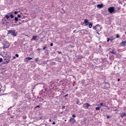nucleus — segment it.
<instances>
[{
  "mask_svg": "<svg viewBox=\"0 0 126 126\" xmlns=\"http://www.w3.org/2000/svg\"><path fill=\"white\" fill-rule=\"evenodd\" d=\"M93 28L94 30H97V32H99V31H101V30H102V26L97 24L96 25V26H94ZM98 28H99V29H98Z\"/></svg>",
  "mask_w": 126,
  "mask_h": 126,
  "instance_id": "f257e3e1",
  "label": "nucleus"
},
{
  "mask_svg": "<svg viewBox=\"0 0 126 126\" xmlns=\"http://www.w3.org/2000/svg\"><path fill=\"white\" fill-rule=\"evenodd\" d=\"M108 10L110 13H116V10H115V7H110Z\"/></svg>",
  "mask_w": 126,
  "mask_h": 126,
  "instance_id": "f03ea898",
  "label": "nucleus"
},
{
  "mask_svg": "<svg viewBox=\"0 0 126 126\" xmlns=\"http://www.w3.org/2000/svg\"><path fill=\"white\" fill-rule=\"evenodd\" d=\"M7 34H11L12 36H16V33H15V30H10L8 31Z\"/></svg>",
  "mask_w": 126,
  "mask_h": 126,
  "instance_id": "7ed1b4c3",
  "label": "nucleus"
},
{
  "mask_svg": "<svg viewBox=\"0 0 126 126\" xmlns=\"http://www.w3.org/2000/svg\"><path fill=\"white\" fill-rule=\"evenodd\" d=\"M5 17L6 18V19L8 20V19H9L10 17L11 18H14V16H13V13H12V12L10 13V15H6L5 16Z\"/></svg>",
  "mask_w": 126,
  "mask_h": 126,
  "instance_id": "20e7f679",
  "label": "nucleus"
},
{
  "mask_svg": "<svg viewBox=\"0 0 126 126\" xmlns=\"http://www.w3.org/2000/svg\"><path fill=\"white\" fill-rule=\"evenodd\" d=\"M9 47V43L7 41H4L3 43V49H6Z\"/></svg>",
  "mask_w": 126,
  "mask_h": 126,
  "instance_id": "39448f33",
  "label": "nucleus"
},
{
  "mask_svg": "<svg viewBox=\"0 0 126 126\" xmlns=\"http://www.w3.org/2000/svg\"><path fill=\"white\" fill-rule=\"evenodd\" d=\"M91 105L89 104L88 103H86L83 105V107L84 109H89Z\"/></svg>",
  "mask_w": 126,
  "mask_h": 126,
  "instance_id": "423d86ee",
  "label": "nucleus"
},
{
  "mask_svg": "<svg viewBox=\"0 0 126 126\" xmlns=\"http://www.w3.org/2000/svg\"><path fill=\"white\" fill-rule=\"evenodd\" d=\"M32 39L33 41H38V40H39V37L38 36L33 35Z\"/></svg>",
  "mask_w": 126,
  "mask_h": 126,
  "instance_id": "0eeeda50",
  "label": "nucleus"
},
{
  "mask_svg": "<svg viewBox=\"0 0 126 126\" xmlns=\"http://www.w3.org/2000/svg\"><path fill=\"white\" fill-rule=\"evenodd\" d=\"M69 122H70L71 124H74L76 123V121L74 118H71L69 119Z\"/></svg>",
  "mask_w": 126,
  "mask_h": 126,
  "instance_id": "6e6552de",
  "label": "nucleus"
},
{
  "mask_svg": "<svg viewBox=\"0 0 126 126\" xmlns=\"http://www.w3.org/2000/svg\"><path fill=\"white\" fill-rule=\"evenodd\" d=\"M120 45L122 47H125V46H126V41H124L121 42Z\"/></svg>",
  "mask_w": 126,
  "mask_h": 126,
  "instance_id": "1a4fd4ad",
  "label": "nucleus"
},
{
  "mask_svg": "<svg viewBox=\"0 0 126 126\" xmlns=\"http://www.w3.org/2000/svg\"><path fill=\"white\" fill-rule=\"evenodd\" d=\"M84 23H85V26H87L88 24H89V21L87 19H85L84 20Z\"/></svg>",
  "mask_w": 126,
  "mask_h": 126,
  "instance_id": "9d476101",
  "label": "nucleus"
},
{
  "mask_svg": "<svg viewBox=\"0 0 126 126\" xmlns=\"http://www.w3.org/2000/svg\"><path fill=\"white\" fill-rule=\"evenodd\" d=\"M97 8H102L103 7V4H99L97 5Z\"/></svg>",
  "mask_w": 126,
  "mask_h": 126,
  "instance_id": "9b49d317",
  "label": "nucleus"
},
{
  "mask_svg": "<svg viewBox=\"0 0 126 126\" xmlns=\"http://www.w3.org/2000/svg\"><path fill=\"white\" fill-rule=\"evenodd\" d=\"M98 106H103V107H106V104L104 102L100 103Z\"/></svg>",
  "mask_w": 126,
  "mask_h": 126,
  "instance_id": "f8f14e48",
  "label": "nucleus"
},
{
  "mask_svg": "<svg viewBox=\"0 0 126 126\" xmlns=\"http://www.w3.org/2000/svg\"><path fill=\"white\" fill-rule=\"evenodd\" d=\"M110 53H111V54H113L114 55H117V52H115V51L114 50L110 51Z\"/></svg>",
  "mask_w": 126,
  "mask_h": 126,
  "instance_id": "ddd939ff",
  "label": "nucleus"
},
{
  "mask_svg": "<svg viewBox=\"0 0 126 126\" xmlns=\"http://www.w3.org/2000/svg\"><path fill=\"white\" fill-rule=\"evenodd\" d=\"M125 116H126V113H123L121 114V118H124Z\"/></svg>",
  "mask_w": 126,
  "mask_h": 126,
  "instance_id": "4468645a",
  "label": "nucleus"
},
{
  "mask_svg": "<svg viewBox=\"0 0 126 126\" xmlns=\"http://www.w3.org/2000/svg\"><path fill=\"white\" fill-rule=\"evenodd\" d=\"M15 21H16V22H17V21H18V17H15L14 18Z\"/></svg>",
  "mask_w": 126,
  "mask_h": 126,
  "instance_id": "2eb2a0df",
  "label": "nucleus"
},
{
  "mask_svg": "<svg viewBox=\"0 0 126 126\" xmlns=\"http://www.w3.org/2000/svg\"><path fill=\"white\" fill-rule=\"evenodd\" d=\"M92 25H93V24L92 23H90V24L89 25V28H92Z\"/></svg>",
  "mask_w": 126,
  "mask_h": 126,
  "instance_id": "dca6fc26",
  "label": "nucleus"
},
{
  "mask_svg": "<svg viewBox=\"0 0 126 126\" xmlns=\"http://www.w3.org/2000/svg\"><path fill=\"white\" fill-rule=\"evenodd\" d=\"M19 11H14V13H13L12 12V13L13 14V13H14V14H17L18 13H19Z\"/></svg>",
  "mask_w": 126,
  "mask_h": 126,
  "instance_id": "f3484780",
  "label": "nucleus"
},
{
  "mask_svg": "<svg viewBox=\"0 0 126 126\" xmlns=\"http://www.w3.org/2000/svg\"><path fill=\"white\" fill-rule=\"evenodd\" d=\"M27 60H28V61H31V60H32V58L31 57H27L26 58Z\"/></svg>",
  "mask_w": 126,
  "mask_h": 126,
  "instance_id": "a211bd4d",
  "label": "nucleus"
},
{
  "mask_svg": "<svg viewBox=\"0 0 126 126\" xmlns=\"http://www.w3.org/2000/svg\"><path fill=\"white\" fill-rule=\"evenodd\" d=\"M95 111H100V107H96Z\"/></svg>",
  "mask_w": 126,
  "mask_h": 126,
  "instance_id": "6ab92c4d",
  "label": "nucleus"
},
{
  "mask_svg": "<svg viewBox=\"0 0 126 126\" xmlns=\"http://www.w3.org/2000/svg\"><path fill=\"white\" fill-rule=\"evenodd\" d=\"M105 86H107V87H110V85L109 83H106L105 84Z\"/></svg>",
  "mask_w": 126,
  "mask_h": 126,
  "instance_id": "aec40b11",
  "label": "nucleus"
},
{
  "mask_svg": "<svg viewBox=\"0 0 126 126\" xmlns=\"http://www.w3.org/2000/svg\"><path fill=\"white\" fill-rule=\"evenodd\" d=\"M35 62H38V61H39V58H35Z\"/></svg>",
  "mask_w": 126,
  "mask_h": 126,
  "instance_id": "412c9836",
  "label": "nucleus"
},
{
  "mask_svg": "<svg viewBox=\"0 0 126 126\" xmlns=\"http://www.w3.org/2000/svg\"><path fill=\"white\" fill-rule=\"evenodd\" d=\"M21 18V15L18 14V18Z\"/></svg>",
  "mask_w": 126,
  "mask_h": 126,
  "instance_id": "4be33fe9",
  "label": "nucleus"
},
{
  "mask_svg": "<svg viewBox=\"0 0 126 126\" xmlns=\"http://www.w3.org/2000/svg\"><path fill=\"white\" fill-rule=\"evenodd\" d=\"M116 38H120V35L119 34H116Z\"/></svg>",
  "mask_w": 126,
  "mask_h": 126,
  "instance_id": "5701e85b",
  "label": "nucleus"
},
{
  "mask_svg": "<svg viewBox=\"0 0 126 126\" xmlns=\"http://www.w3.org/2000/svg\"><path fill=\"white\" fill-rule=\"evenodd\" d=\"M47 49V46L43 47V50H46Z\"/></svg>",
  "mask_w": 126,
  "mask_h": 126,
  "instance_id": "b1692460",
  "label": "nucleus"
},
{
  "mask_svg": "<svg viewBox=\"0 0 126 126\" xmlns=\"http://www.w3.org/2000/svg\"><path fill=\"white\" fill-rule=\"evenodd\" d=\"M72 117H73V118H76V116H75V115H74V114H73V115H72Z\"/></svg>",
  "mask_w": 126,
  "mask_h": 126,
  "instance_id": "393cba45",
  "label": "nucleus"
},
{
  "mask_svg": "<svg viewBox=\"0 0 126 126\" xmlns=\"http://www.w3.org/2000/svg\"><path fill=\"white\" fill-rule=\"evenodd\" d=\"M15 57H16L17 58H18V57H19V55L18 54H16Z\"/></svg>",
  "mask_w": 126,
  "mask_h": 126,
  "instance_id": "a878e982",
  "label": "nucleus"
},
{
  "mask_svg": "<svg viewBox=\"0 0 126 126\" xmlns=\"http://www.w3.org/2000/svg\"><path fill=\"white\" fill-rule=\"evenodd\" d=\"M107 42H109V41H110V39L109 38H107Z\"/></svg>",
  "mask_w": 126,
  "mask_h": 126,
  "instance_id": "bb28decb",
  "label": "nucleus"
},
{
  "mask_svg": "<svg viewBox=\"0 0 126 126\" xmlns=\"http://www.w3.org/2000/svg\"><path fill=\"white\" fill-rule=\"evenodd\" d=\"M2 62V58H0V63H1Z\"/></svg>",
  "mask_w": 126,
  "mask_h": 126,
  "instance_id": "cd10ccee",
  "label": "nucleus"
},
{
  "mask_svg": "<svg viewBox=\"0 0 126 126\" xmlns=\"http://www.w3.org/2000/svg\"><path fill=\"white\" fill-rule=\"evenodd\" d=\"M2 88V86H0V91H1V90H0V89H1Z\"/></svg>",
  "mask_w": 126,
  "mask_h": 126,
  "instance_id": "c85d7f7f",
  "label": "nucleus"
},
{
  "mask_svg": "<svg viewBox=\"0 0 126 126\" xmlns=\"http://www.w3.org/2000/svg\"><path fill=\"white\" fill-rule=\"evenodd\" d=\"M67 96H68V94H65L64 97H67Z\"/></svg>",
  "mask_w": 126,
  "mask_h": 126,
  "instance_id": "c756f323",
  "label": "nucleus"
},
{
  "mask_svg": "<svg viewBox=\"0 0 126 126\" xmlns=\"http://www.w3.org/2000/svg\"><path fill=\"white\" fill-rule=\"evenodd\" d=\"M35 108H40V105H38V106H36Z\"/></svg>",
  "mask_w": 126,
  "mask_h": 126,
  "instance_id": "7c9ffc66",
  "label": "nucleus"
},
{
  "mask_svg": "<svg viewBox=\"0 0 126 126\" xmlns=\"http://www.w3.org/2000/svg\"><path fill=\"white\" fill-rule=\"evenodd\" d=\"M110 43H112V42H113V39H110Z\"/></svg>",
  "mask_w": 126,
  "mask_h": 126,
  "instance_id": "2f4dec72",
  "label": "nucleus"
},
{
  "mask_svg": "<svg viewBox=\"0 0 126 126\" xmlns=\"http://www.w3.org/2000/svg\"><path fill=\"white\" fill-rule=\"evenodd\" d=\"M53 45H54V44H53V43H51V44H50V46H51V47H53Z\"/></svg>",
  "mask_w": 126,
  "mask_h": 126,
  "instance_id": "473e14b6",
  "label": "nucleus"
},
{
  "mask_svg": "<svg viewBox=\"0 0 126 126\" xmlns=\"http://www.w3.org/2000/svg\"><path fill=\"white\" fill-rule=\"evenodd\" d=\"M6 63H9V60H8V61H6Z\"/></svg>",
  "mask_w": 126,
  "mask_h": 126,
  "instance_id": "72a5a7b5",
  "label": "nucleus"
},
{
  "mask_svg": "<svg viewBox=\"0 0 126 126\" xmlns=\"http://www.w3.org/2000/svg\"><path fill=\"white\" fill-rule=\"evenodd\" d=\"M52 125H56V123L55 122H53V123H52Z\"/></svg>",
  "mask_w": 126,
  "mask_h": 126,
  "instance_id": "f704fd0d",
  "label": "nucleus"
},
{
  "mask_svg": "<svg viewBox=\"0 0 126 126\" xmlns=\"http://www.w3.org/2000/svg\"><path fill=\"white\" fill-rule=\"evenodd\" d=\"M58 53L59 54H62V52L58 51Z\"/></svg>",
  "mask_w": 126,
  "mask_h": 126,
  "instance_id": "c9c22d12",
  "label": "nucleus"
},
{
  "mask_svg": "<svg viewBox=\"0 0 126 126\" xmlns=\"http://www.w3.org/2000/svg\"><path fill=\"white\" fill-rule=\"evenodd\" d=\"M65 108V106H63L62 109H64Z\"/></svg>",
  "mask_w": 126,
  "mask_h": 126,
  "instance_id": "e433bc0d",
  "label": "nucleus"
},
{
  "mask_svg": "<svg viewBox=\"0 0 126 126\" xmlns=\"http://www.w3.org/2000/svg\"><path fill=\"white\" fill-rule=\"evenodd\" d=\"M13 59H16V57L15 56H14V57H13Z\"/></svg>",
  "mask_w": 126,
  "mask_h": 126,
  "instance_id": "4c0bfd02",
  "label": "nucleus"
},
{
  "mask_svg": "<svg viewBox=\"0 0 126 126\" xmlns=\"http://www.w3.org/2000/svg\"><path fill=\"white\" fill-rule=\"evenodd\" d=\"M98 29H100V28H98L97 29H96V31L98 32Z\"/></svg>",
  "mask_w": 126,
  "mask_h": 126,
  "instance_id": "58836bf2",
  "label": "nucleus"
},
{
  "mask_svg": "<svg viewBox=\"0 0 126 126\" xmlns=\"http://www.w3.org/2000/svg\"><path fill=\"white\" fill-rule=\"evenodd\" d=\"M118 81H120V80H121V79H118Z\"/></svg>",
  "mask_w": 126,
  "mask_h": 126,
  "instance_id": "ea45409f",
  "label": "nucleus"
},
{
  "mask_svg": "<svg viewBox=\"0 0 126 126\" xmlns=\"http://www.w3.org/2000/svg\"><path fill=\"white\" fill-rule=\"evenodd\" d=\"M51 122H52V120L50 119L49 120V122L51 123Z\"/></svg>",
  "mask_w": 126,
  "mask_h": 126,
  "instance_id": "a19ab883",
  "label": "nucleus"
},
{
  "mask_svg": "<svg viewBox=\"0 0 126 126\" xmlns=\"http://www.w3.org/2000/svg\"><path fill=\"white\" fill-rule=\"evenodd\" d=\"M98 35H100V33H99V32H96Z\"/></svg>",
  "mask_w": 126,
  "mask_h": 126,
  "instance_id": "79ce46f5",
  "label": "nucleus"
},
{
  "mask_svg": "<svg viewBox=\"0 0 126 126\" xmlns=\"http://www.w3.org/2000/svg\"><path fill=\"white\" fill-rule=\"evenodd\" d=\"M43 101V99H40V102H42Z\"/></svg>",
  "mask_w": 126,
  "mask_h": 126,
  "instance_id": "37998d69",
  "label": "nucleus"
},
{
  "mask_svg": "<svg viewBox=\"0 0 126 126\" xmlns=\"http://www.w3.org/2000/svg\"><path fill=\"white\" fill-rule=\"evenodd\" d=\"M107 119H109L110 118V117L107 116Z\"/></svg>",
  "mask_w": 126,
  "mask_h": 126,
  "instance_id": "c03bdc74",
  "label": "nucleus"
},
{
  "mask_svg": "<svg viewBox=\"0 0 126 126\" xmlns=\"http://www.w3.org/2000/svg\"><path fill=\"white\" fill-rule=\"evenodd\" d=\"M9 23L8 22H6V24H8Z\"/></svg>",
  "mask_w": 126,
  "mask_h": 126,
  "instance_id": "a18cd8bd",
  "label": "nucleus"
},
{
  "mask_svg": "<svg viewBox=\"0 0 126 126\" xmlns=\"http://www.w3.org/2000/svg\"><path fill=\"white\" fill-rule=\"evenodd\" d=\"M38 51H40V48H38Z\"/></svg>",
  "mask_w": 126,
  "mask_h": 126,
  "instance_id": "49530a36",
  "label": "nucleus"
},
{
  "mask_svg": "<svg viewBox=\"0 0 126 126\" xmlns=\"http://www.w3.org/2000/svg\"><path fill=\"white\" fill-rule=\"evenodd\" d=\"M74 32H75V31H74Z\"/></svg>",
  "mask_w": 126,
  "mask_h": 126,
  "instance_id": "de8ad7c7",
  "label": "nucleus"
},
{
  "mask_svg": "<svg viewBox=\"0 0 126 126\" xmlns=\"http://www.w3.org/2000/svg\"><path fill=\"white\" fill-rule=\"evenodd\" d=\"M125 34H126V32H125Z\"/></svg>",
  "mask_w": 126,
  "mask_h": 126,
  "instance_id": "09e8293b",
  "label": "nucleus"
}]
</instances>
